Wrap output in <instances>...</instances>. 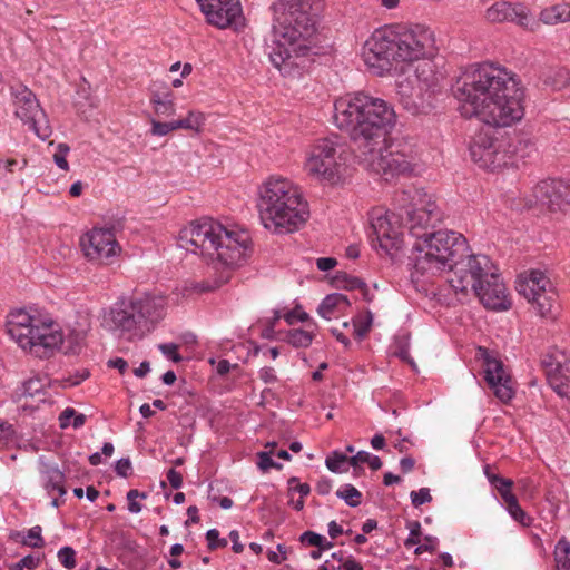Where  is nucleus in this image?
Returning <instances> with one entry per match:
<instances>
[{
	"mask_svg": "<svg viewBox=\"0 0 570 570\" xmlns=\"http://www.w3.org/2000/svg\"><path fill=\"white\" fill-rule=\"evenodd\" d=\"M80 334H72L68 337V346L65 354H78L80 351Z\"/></svg>",
	"mask_w": 570,
	"mask_h": 570,
	"instance_id": "62",
	"label": "nucleus"
},
{
	"mask_svg": "<svg viewBox=\"0 0 570 570\" xmlns=\"http://www.w3.org/2000/svg\"><path fill=\"white\" fill-rule=\"evenodd\" d=\"M206 540L209 550H216L227 546V539H219V531L217 529L208 530L206 533Z\"/></svg>",
	"mask_w": 570,
	"mask_h": 570,
	"instance_id": "48",
	"label": "nucleus"
},
{
	"mask_svg": "<svg viewBox=\"0 0 570 570\" xmlns=\"http://www.w3.org/2000/svg\"><path fill=\"white\" fill-rule=\"evenodd\" d=\"M16 105V116L42 140L51 135L50 126L41 127V119L47 122V115L39 105L36 95L27 87H20L12 92Z\"/></svg>",
	"mask_w": 570,
	"mask_h": 570,
	"instance_id": "17",
	"label": "nucleus"
},
{
	"mask_svg": "<svg viewBox=\"0 0 570 570\" xmlns=\"http://www.w3.org/2000/svg\"><path fill=\"white\" fill-rule=\"evenodd\" d=\"M179 242L187 250L216 259L229 268L242 266L253 253L248 232L229 230L212 218L193 222L183 228Z\"/></svg>",
	"mask_w": 570,
	"mask_h": 570,
	"instance_id": "5",
	"label": "nucleus"
},
{
	"mask_svg": "<svg viewBox=\"0 0 570 570\" xmlns=\"http://www.w3.org/2000/svg\"><path fill=\"white\" fill-rule=\"evenodd\" d=\"M478 354L482 360L484 380L489 389L502 403L510 402L515 392L503 362L485 347H479Z\"/></svg>",
	"mask_w": 570,
	"mask_h": 570,
	"instance_id": "15",
	"label": "nucleus"
},
{
	"mask_svg": "<svg viewBox=\"0 0 570 570\" xmlns=\"http://www.w3.org/2000/svg\"><path fill=\"white\" fill-rule=\"evenodd\" d=\"M313 338L314 334L312 332L301 328L291 330L286 335V342L296 348L308 347L312 344Z\"/></svg>",
	"mask_w": 570,
	"mask_h": 570,
	"instance_id": "34",
	"label": "nucleus"
},
{
	"mask_svg": "<svg viewBox=\"0 0 570 570\" xmlns=\"http://www.w3.org/2000/svg\"><path fill=\"white\" fill-rule=\"evenodd\" d=\"M412 504L417 508L424 503L432 501V495L429 488H421L419 491H412L411 494Z\"/></svg>",
	"mask_w": 570,
	"mask_h": 570,
	"instance_id": "52",
	"label": "nucleus"
},
{
	"mask_svg": "<svg viewBox=\"0 0 570 570\" xmlns=\"http://www.w3.org/2000/svg\"><path fill=\"white\" fill-rule=\"evenodd\" d=\"M510 517L523 527H530L533 519L521 508L518 499L509 502L505 507Z\"/></svg>",
	"mask_w": 570,
	"mask_h": 570,
	"instance_id": "36",
	"label": "nucleus"
},
{
	"mask_svg": "<svg viewBox=\"0 0 570 570\" xmlns=\"http://www.w3.org/2000/svg\"><path fill=\"white\" fill-rule=\"evenodd\" d=\"M537 200L550 212H566L570 206V181L563 179H546L534 188Z\"/></svg>",
	"mask_w": 570,
	"mask_h": 570,
	"instance_id": "19",
	"label": "nucleus"
},
{
	"mask_svg": "<svg viewBox=\"0 0 570 570\" xmlns=\"http://www.w3.org/2000/svg\"><path fill=\"white\" fill-rule=\"evenodd\" d=\"M570 82V71L566 68H561L556 71L554 78L551 82L553 89L560 90L567 87Z\"/></svg>",
	"mask_w": 570,
	"mask_h": 570,
	"instance_id": "53",
	"label": "nucleus"
},
{
	"mask_svg": "<svg viewBox=\"0 0 570 570\" xmlns=\"http://www.w3.org/2000/svg\"><path fill=\"white\" fill-rule=\"evenodd\" d=\"M69 150L70 147L67 144L61 142L58 145L57 151L53 155L55 164L62 170L69 169V164L66 159V156L69 153Z\"/></svg>",
	"mask_w": 570,
	"mask_h": 570,
	"instance_id": "47",
	"label": "nucleus"
},
{
	"mask_svg": "<svg viewBox=\"0 0 570 570\" xmlns=\"http://www.w3.org/2000/svg\"><path fill=\"white\" fill-rule=\"evenodd\" d=\"M338 307L340 306L337 304V297L335 296V294H328L323 298V301L318 305L317 313L323 318L331 320L332 314Z\"/></svg>",
	"mask_w": 570,
	"mask_h": 570,
	"instance_id": "39",
	"label": "nucleus"
},
{
	"mask_svg": "<svg viewBox=\"0 0 570 570\" xmlns=\"http://www.w3.org/2000/svg\"><path fill=\"white\" fill-rule=\"evenodd\" d=\"M138 498L146 499L147 493L139 492L136 489H131L127 492L128 510L131 513H139L142 510V505L136 501Z\"/></svg>",
	"mask_w": 570,
	"mask_h": 570,
	"instance_id": "45",
	"label": "nucleus"
},
{
	"mask_svg": "<svg viewBox=\"0 0 570 570\" xmlns=\"http://www.w3.org/2000/svg\"><path fill=\"white\" fill-rule=\"evenodd\" d=\"M16 442V431L13 426L7 422L0 423V450Z\"/></svg>",
	"mask_w": 570,
	"mask_h": 570,
	"instance_id": "42",
	"label": "nucleus"
},
{
	"mask_svg": "<svg viewBox=\"0 0 570 570\" xmlns=\"http://www.w3.org/2000/svg\"><path fill=\"white\" fill-rule=\"evenodd\" d=\"M368 459L367 451H358L355 455L348 456V465L353 466L355 474L364 472V469L360 465L361 463H366Z\"/></svg>",
	"mask_w": 570,
	"mask_h": 570,
	"instance_id": "55",
	"label": "nucleus"
},
{
	"mask_svg": "<svg viewBox=\"0 0 570 570\" xmlns=\"http://www.w3.org/2000/svg\"><path fill=\"white\" fill-rule=\"evenodd\" d=\"M208 23L225 29L242 14L239 0H196Z\"/></svg>",
	"mask_w": 570,
	"mask_h": 570,
	"instance_id": "20",
	"label": "nucleus"
},
{
	"mask_svg": "<svg viewBox=\"0 0 570 570\" xmlns=\"http://www.w3.org/2000/svg\"><path fill=\"white\" fill-rule=\"evenodd\" d=\"M553 557L557 570H570V542L566 537L558 540Z\"/></svg>",
	"mask_w": 570,
	"mask_h": 570,
	"instance_id": "30",
	"label": "nucleus"
},
{
	"mask_svg": "<svg viewBox=\"0 0 570 570\" xmlns=\"http://www.w3.org/2000/svg\"><path fill=\"white\" fill-rule=\"evenodd\" d=\"M357 157L360 163L370 171L380 175L389 181L397 176L413 170L417 153L407 139H386L379 146L362 150Z\"/></svg>",
	"mask_w": 570,
	"mask_h": 570,
	"instance_id": "11",
	"label": "nucleus"
},
{
	"mask_svg": "<svg viewBox=\"0 0 570 570\" xmlns=\"http://www.w3.org/2000/svg\"><path fill=\"white\" fill-rule=\"evenodd\" d=\"M155 112L158 116L169 117L175 114V105L173 101V94L170 91L164 92V101L155 107Z\"/></svg>",
	"mask_w": 570,
	"mask_h": 570,
	"instance_id": "44",
	"label": "nucleus"
},
{
	"mask_svg": "<svg viewBox=\"0 0 570 570\" xmlns=\"http://www.w3.org/2000/svg\"><path fill=\"white\" fill-rule=\"evenodd\" d=\"M273 22V40L268 46L272 65L284 77H298L314 62L318 48L314 43L318 17L292 18Z\"/></svg>",
	"mask_w": 570,
	"mask_h": 570,
	"instance_id": "4",
	"label": "nucleus"
},
{
	"mask_svg": "<svg viewBox=\"0 0 570 570\" xmlns=\"http://www.w3.org/2000/svg\"><path fill=\"white\" fill-rule=\"evenodd\" d=\"M433 32L423 24H393L376 29L364 45V61L377 75L393 61H413L435 52Z\"/></svg>",
	"mask_w": 570,
	"mask_h": 570,
	"instance_id": "3",
	"label": "nucleus"
},
{
	"mask_svg": "<svg viewBox=\"0 0 570 570\" xmlns=\"http://www.w3.org/2000/svg\"><path fill=\"white\" fill-rule=\"evenodd\" d=\"M373 323V314L370 309L366 311L364 316L353 318L354 335L357 340L364 338L371 330Z\"/></svg>",
	"mask_w": 570,
	"mask_h": 570,
	"instance_id": "37",
	"label": "nucleus"
},
{
	"mask_svg": "<svg viewBox=\"0 0 570 570\" xmlns=\"http://www.w3.org/2000/svg\"><path fill=\"white\" fill-rule=\"evenodd\" d=\"M548 383L559 396L570 399V360H564L562 366L549 372Z\"/></svg>",
	"mask_w": 570,
	"mask_h": 570,
	"instance_id": "25",
	"label": "nucleus"
},
{
	"mask_svg": "<svg viewBox=\"0 0 570 570\" xmlns=\"http://www.w3.org/2000/svg\"><path fill=\"white\" fill-rule=\"evenodd\" d=\"M45 389L42 380L39 377H32L23 382L21 386V396H35L41 393Z\"/></svg>",
	"mask_w": 570,
	"mask_h": 570,
	"instance_id": "41",
	"label": "nucleus"
},
{
	"mask_svg": "<svg viewBox=\"0 0 570 570\" xmlns=\"http://www.w3.org/2000/svg\"><path fill=\"white\" fill-rule=\"evenodd\" d=\"M568 3L556 4L546 8L540 13V20L546 24H557L569 21Z\"/></svg>",
	"mask_w": 570,
	"mask_h": 570,
	"instance_id": "28",
	"label": "nucleus"
},
{
	"mask_svg": "<svg viewBox=\"0 0 570 570\" xmlns=\"http://www.w3.org/2000/svg\"><path fill=\"white\" fill-rule=\"evenodd\" d=\"M525 298L535 306L541 316H548L552 313V296L547 294V288L534 293L533 297Z\"/></svg>",
	"mask_w": 570,
	"mask_h": 570,
	"instance_id": "32",
	"label": "nucleus"
},
{
	"mask_svg": "<svg viewBox=\"0 0 570 570\" xmlns=\"http://www.w3.org/2000/svg\"><path fill=\"white\" fill-rule=\"evenodd\" d=\"M58 559L66 569L76 567V551L73 548L66 546L58 551Z\"/></svg>",
	"mask_w": 570,
	"mask_h": 570,
	"instance_id": "43",
	"label": "nucleus"
},
{
	"mask_svg": "<svg viewBox=\"0 0 570 570\" xmlns=\"http://www.w3.org/2000/svg\"><path fill=\"white\" fill-rule=\"evenodd\" d=\"M131 461L129 458H121L115 464V471L120 478H128L131 474Z\"/></svg>",
	"mask_w": 570,
	"mask_h": 570,
	"instance_id": "57",
	"label": "nucleus"
},
{
	"mask_svg": "<svg viewBox=\"0 0 570 570\" xmlns=\"http://www.w3.org/2000/svg\"><path fill=\"white\" fill-rule=\"evenodd\" d=\"M466 118L479 117L495 127H508L524 116V89L507 69L482 63L466 71L453 87Z\"/></svg>",
	"mask_w": 570,
	"mask_h": 570,
	"instance_id": "1",
	"label": "nucleus"
},
{
	"mask_svg": "<svg viewBox=\"0 0 570 570\" xmlns=\"http://www.w3.org/2000/svg\"><path fill=\"white\" fill-rule=\"evenodd\" d=\"M337 264V261L333 257H320L316 261V266L320 271L326 272L334 268Z\"/></svg>",
	"mask_w": 570,
	"mask_h": 570,
	"instance_id": "63",
	"label": "nucleus"
},
{
	"mask_svg": "<svg viewBox=\"0 0 570 570\" xmlns=\"http://www.w3.org/2000/svg\"><path fill=\"white\" fill-rule=\"evenodd\" d=\"M331 284L337 289L353 291L358 287H365V282L356 276H351L346 272L338 271L332 277Z\"/></svg>",
	"mask_w": 570,
	"mask_h": 570,
	"instance_id": "29",
	"label": "nucleus"
},
{
	"mask_svg": "<svg viewBox=\"0 0 570 570\" xmlns=\"http://www.w3.org/2000/svg\"><path fill=\"white\" fill-rule=\"evenodd\" d=\"M259 218L267 229L292 233L308 218V205L292 181L271 177L259 189Z\"/></svg>",
	"mask_w": 570,
	"mask_h": 570,
	"instance_id": "6",
	"label": "nucleus"
},
{
	"mask_svg": "<svg viewBox=\"0 0 570 570\" xmlns=\"http://www.w3.org/2000/svg\"><path fill=\"white\" fill-rule=\"evenodd\" d=\"M396 87L400 104L411 115L428 114L433 108L432 92L422 86L414 87L410 80H403Z\"/></svg>",
	"mask_w": 570,
	"mask_h": 570,
	"instance_id": "21",
	"label": "nucleus"
},
{
	"mask_svg": "<svg viewBox=\"0 0 570 570\" xmlns=\"http://www.w3.org/2000/svg\"><path fill=\"white\" fill-rule=\"evenodd\" d=\"M336 497L344 500L351 508H356L361 504L362 493L352 484H345L336 491Z\"/></svg>",
	"mask_w": 570,
	"mask_h": 570,
	"instance_id": "35",
	"label": "nucleus"
},
{
	"mask_svg": "<svg viewBox=\"0 0 570 570\" xmlns=\"http://www.w3.org/2000/svg\"><path fill=\"white\" fill-rule=\"evenodd\" d=\"M459 278L451 279L454 291L466 294L472 289L488 309L510 308L507 287L497 267L487 255H471L458 267Z\"/></svg>",
	"mask_w": 570,
	"mask_h": 570,
	"instance_id": "8",
	"label": "nucleus"
},
{
	"mask_svg": "<svg viewBox=\"0 0 570 570\" xmlns=\"http://www.w3.org/2000/svg\"><path fill=\"white\" fill-rule=\"evenodd\" d=\"M167 480L171 488H174L175 490H178L183 487V475L175 469H169L167 471Z\"/></svg>",
	"mask_w": 570,
	"mask_h": 570,
	"instance_id": "61",
	"label": "nucleus"
},
{
	"mask_svg": "<svg viewBox=\"0 0 570 570\" xmlns=\"http://www.w3.org/2000/svg\"><path fill=\"white\" fill-rule=\"evenodd\" d=\"M80 246L89 261L99 264H109L110 259L120 252L114 227L92 228L81 236Z\"/></svg>",
	"mask_w": 570,
	"mask_h": 570,
	"instance_id": "16",
	"label": "nucleus"
},
{
	"mask_svg": "<svg viewBox=\"0 0 570 570\" xmlns=\"http://www.w3.org/2000/svg\"><path fill=\"white\" fill-rule=\"evenodd\" d=\"M151 134L155 136H166L170 131L176 130L175 120L168 122L151 121Z\"/></svg>",
	"mask_w": 570,
	"mask_h": 570,
	"instance_id": "54",
	"label": "nucleus"
},
{
	"mask_svg": "<svg viewBox=\"0 0 570 570\" xmlns=\"http://www.w3.org/2000/svg\"><path fill=\"white\" fill-rule=\"evenodd\" d=\"M258 468L262 470V471H267L269 469H276V470H282L283 468V464L279 463V462H276L272 459L271 456V453L269 452H259L258 453Z\"/></svg>",
	"mask_w": 570,
	"mask_h": 570,
	"instance_id": "49",
	"label": "nucleus"
},
{
	"mask_svg": "<svg viewBox=\"0 0 570 570\" xmlns=\"http://www.w3.org/2000/svg\"><path fill=\"white\" fill-rule=\"evenodd\" d=\"M419 205L414 209L405 210L404 222L400 224L409 230L414 242H423V239L432 232H435V224L440 222V213L436 212V205L429 199H419Z\"/></svg>",
	"mask_w": 570,
	"mask_h": 570,
	"instance_id": "18",
	"label": "nucleus"
},
{
	"mask_svg": "<svg viewBox=\"0 0 570 570\" xmlns=\"http://www.w3.org/2000/svg\"><path fill=\"white\" fill-rule=\"evenodd\" d=\"M165 309L163 297L145 294L142 297L121 298L115 303L104 318V326L119 335H136L148 323L158 322Z\"/></svg>",
	"mask_w": 570,
	"mask_h": 570,
	"instance_id": "10",
	"label": "nucleus"
},
{
	"mask_svg": "<svg viewBox=\"0 0 570 570\" xmlns=\"http://www.w3.org/2000/svg\"><path fill=\"white\" fill-rule=\"evenodd\" d=\"M258 376L266 384L275 383L278 380L275 370L269 366L261 368L258 372Z\"/></svg>",
	"mask_w": 570,
	"mask_h": 570,
	"instance_id": "59",
	"label": "nucleus"
},
{
	"mask_svg": "<svg viewBox=\"0 0 570 570\" xmlns=\"http://www.w3.org/2000/svg\"><path fill=\"white\" fill-rule=\"evenodd\" d=\"M273 22L292 18L318 17V0H274L271 6Z\"/></svg>",
	"mask_w": 570,
	"mask_h": 570,
	"instance_id": "23",
	"label": "nucleus"
},
{
	"mask_svg": "<svg viewBox=\"0 0 570 570\" xmlns=\"http://www.w3.org/2000/svg\"><path fill=\"white\" fill-rule=\"evenodd\" d=\"M7 332L23 350L39 358L51 357L63 344V335L53 322H39L24 309L11 312Z\"/></svg>",
	"mask_w": 570,
	"mask_h": 570,
	"instance_id": "9",
	"label": "nucleus"
},
{
	"mask_svg": "<svg viewBox=\"0 0 570 570\" xmlns=\"http://www.w3.org/2000/svg\"><path fill=\"white\" fill-rule=\"evenodd\" d=\"M333 117L336 126L357 144L360 153L385 142L396 124L391 105L363 91L337 99Z\"/></svg>",
	"mask_w": 570,
	"mask_h": 570,
	"instance_id": "2",
	"label": "nucleus"
},
{
	"mask_svg": "<svg viewBox=\"0 0 570 570\" xmlns=\"http://www.w3.org/2000/svg\"><path fill=\"white\" fill-rule=\"evenodd\" d=\"M42 529L40 525H35L28 530L27 537L22 539L21 543L30 548H43L45 540L41 535Z\"/></svg>",
	"mask_w": 570,
	"mask_h": 570,
	"instance_id": "40",
	"label": "nucleus"
},
{
	"mask_svg": "<svg viewBox=\"0 0 570 570\" xmlns=\"http://www.w3.org/2000/svg\"><path fill=\"white\" fill-rule=\"evenodd\" d=\"M343 570H364L363 564L350 556L345 561L340 564Z\"/></svg>",
	"mask_w": 570,
	"mask_h": 570,
	"instance_id": "64",
	"label": "nucleus"
},
{
	"mask_svg": "<svg viewBox=\"0 0 570 570\" xmlns=\"http://www.w3.org/2000/svg\"><path fill=\"white\" fill-rule=\"evenodd\" d=\"M484 474L491 484V487L498 491L502 500L508 504L509 502L517 499L515 494L512 492L513 481L511 479L503 478L499 474H495L491 471L490 465L484 466Z\"/></svg>",
	"mask_w": 570,
	"mask_h": 570,
	"instance_id": "27",
	"label": "nucleus"
},
{
	"mask_svg": "<svg viewBox=\"0 0 570 570\" xmlns=\"http://www.w3.org/2000/svg\"><path fill=\"white\" fill-rule=\"evenodd\" d=\"M348 456L340 451H333L325 460L326 468L333 473L348 471Z\"/></svg>",
	"mask_w": 570,
	"mask_h": 570,
	"instance_id": "33",
	"label": "nucleus"
},
{
	"mask_svg": "<svg viewBox=\"0 0 570 570\" xmlns=\"http://www.w3.org/2000/svg\"><path fill=\"white\" fill-rule=\"evenodd\" d=\"M414 194L415 195H412L411 190L396 191L394 196V204L397 213L391 212L386 216H380L373 219L371 223L373 234L375 235L380 247L392 257L397 256V253L402 250L405 243L403 234L392 226V219H395L394 223L404 222L405 210L414 209L419 205L416 203L412 204V200L415 199V196L420 198L422 197L419 190H414Z\"/></svg>",
	"mask_w": 570,
	"mask_h": 570,
	"instance_id": "12",
	"label": "nucleus"
},
{
	"mask_svg": "<svg viewBox=\"0 0 570 570\" xmlns=\"http://www.w3.org/2000/svg\"><path fill=\"white\" fill-rule=\"evenodd\" d=\"M205 115L200 111L190 110L184 119L175 120L176 129H187L200 132L205 125Z\"/></svg>",
	"mask_w": 570,
	"mask_h": 570,
	"instance_id": "31",
	"label": "nucleus"
},
{
	"mask_svg": "<svg viewBox=\"0 0 570 570\" xmlns=\"http://www.w3.org/2000/svg\"><path fill=\"white\" fill-rule=\"evenodd\" d=\"M485 18L490 22H515L524 29L533 30L537 24L529 9L522 3L495 2L485 12Z\"/></svg>",
	"mask_w": 570,
	"mask_h": 570,
	"instance_id": "22",
	"label": "nucleus"
},
{
	"mask_svg": "<svg viewBox=\"0 0 570 570\" xmlns=\"http://www.w3.org/2000/svg\"><path fill=\"white\" fill-rule=\"evenodd\" d=\"M510 144L504 138H494L488 132H481L470 144V155L480 167L495 170L507 166L510 159Z\"/></svg>",
	"mask_w": 570,
	"mask_h": 570,
	"instance_id": "14",
	"label": "nucleus"
},
{
	"mask_svg": "<svg viewBox=\"0 0 570 570\" xmlns=\"http://www.w3.org/2000/svg\"><path fill=\"white\" fill-rule=\"evenodd\" d=\"M564 360H568L563 352L557 353H547L541 358V365L546 371V375H549V372L552 373L554 368H559V366L563 365Z\"/></svg>",
	"mask_w": 570,
	"mask_h": 570,
	"instance_id": "38",
	"label": "nucleus"
},
{
	"mask_svg": "<svg viewBox=\"0 0 570 570\" xmlns=\"http://www.w3.org/2000/svg\"><path fill=\"white\" fill-rule=\"evenodd\" d=\"M547 286H550V281L544 273L531 271L528 277L518 282L517 289L524 297H533L534 293L546 289Z\"/></svg>",
	"mask_w": 570,
	"mask_h": 570,
	"instance_id": "26",
	"label": "nucleus"
},
{
	"mask_svg": "<svg viewBox=\"0 0 570 570\" xmlns=\"http://www.w3.org/2000/svg\"><path fill=\"white\" fill-rule=\"evenodd\" d=\"M89 376H90L89 370L82 368V370L76 371L75 374L70 375L68 379H66V381L70 385L75 386V385L80 384L85 380H87Z\"/></svg>",
	"mask_w": 570,
	"mask_h": 570,
	"instance_id": "60",
	"label": "nucleus"
},
{
	"mask_svg": "<svg viewBox=\"0 0 570 570\" xmlns=\"http://www.w3.org/2000/svg\"><path fill=\"white\" fill-rule=\"evenodd\" d=\"M39 473L41 483L49 495L57 492L60 497L67 493L65 487L66 475L57 464L45 462L42 458L39 459Z\"/></svg>",
	"mask_w": 570,
	"mask_h": 570,
	"instance_id": "24",
	"label": "nucleus"
},
{
	"mask_svg": "<svg viewBox=\"0 0 570 570\" xmlns=\"http://www.w3.org/2000/svg\"><path fill=\"white\" fill-rule=\"evenodd\" d=\"M469 245L465 237L453 230H435L430 233L423 242H414L407 255L412 267V281L425 274L449 268L459 278L458 267L468 263Z\"/></svg>",
	"mask_w": 570,
	"mask_h": 570,
	"instance_id": "7",
	"label": "nucleus"
},
{
	"mask_svg": "<svg viewBox=\"0 0 570 570\" xmlns=\"http://www.w3.org/2000/svg\"><path fill=\"white\" fill-rule=\"evenodd\" d=\"M438 546H439V539L436 537L425 535L424 537V543L419 544L415 548L414 553L415 554H422L425 551H428V552H435L436 549H438Z\"/></svg>",
	"mask_w": 570,
	"mask_h": 570,
	"instance_id": "56",
	"label": "nucleus"
},
{
	"mask_svg": "<svg viewBox=\"0 0 570 570\" xmlns=\"http://www.w3.org/2000/svg\"><path fill=\"white\" fill-rule=\"evenodd\" d=\"M283 317L288 325H293L296 322H306L309 320V315L303 311L301 306H296L292 311L287 312Z\"/></svg>",
	"mask_w": 570,
	"mask_h": 570,
	"instance_id": "50",
	"label": "nucleus"
},
{
	"mask_svg": "<svg viewBox=\"0 0 570 570\" xmlns=\"http://www.w3.org/2000/svg\"><path fill=\"white\" fill-rule=\"evenodd\" d=\"M343 151V147L333 139H318L311 148L305 169L320 181L335 185L344 170Z\"/></svg>",
	"mask_w": 570,
	"mask_h": 570,
	"instance_id": "13",
	"label": "nucleus"
},
{
	"mask_svg": "<svg viewBox=\"0 0 570 570\" xmlns=\"http://www.w3.org/2000/svg\"><path fill=\"white\" fill-rule=\"evenodd\" d=\"M410 530L409 538L404 541V546L410 548L419 544L421 537V523L419 521H407L406 525Z\"/></svg>",
	"mask_w": 570,
	"mask_h": 570,
	"instance_id": "46",
	"label": "nucleus"
},
{
	"mask_svg": "<svg viewBox=\"0 0 570 570\" xmlns=\"http://www.w3.org/2000/svg\"><path fill=\"white\" fill-rule=\"evenodd\" d=\"M299 541L303 544L317 548L318 543L322 542V534L307 530L301 534Z\"/></svg>",
	"mask_w": 570,
	"mask_h": 570,
	"instance_id": "58",
	"label": "nucleus"
},
{
	"mask_svg": "<svg viewBox=\"0 0 570 570\" xmlns=\"http://www.w3.org/2000/svg\"><path fill=\"white\" fill-rule=\"evenodd\" d=\"M160 352L175 363H179L183 357L178 353V345L176 343H163L158 345Z\"/></svg>",
	"mask_w": 570,
	"mask_h": 570,
	"instance_id": "51",
	"label": "nucleus"
}]
</instances>
